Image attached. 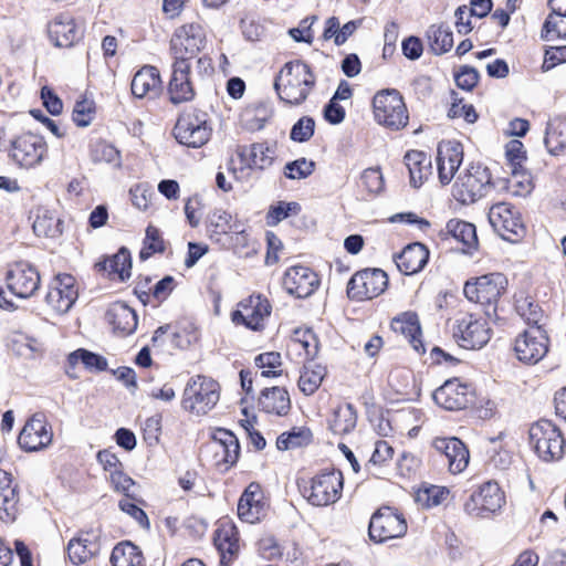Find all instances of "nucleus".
I'll return each instance as SVG.
<instances>
[{
	"label": "nucleus",
	"instance_id": "1",
	"mask_svg": "<svg viewBox=\"0 0 566 566\" xmlns=\"http://www.w3.org/2000/svg\"><path fill=\"white\" fill-rule=\"evenodd\" d=\"M206 44V32L199 23H187L176 29L170 40L174 61L196 64L198 75L213 72L212 61L206 55L198 56Z\"/></svg>",
	"mask_w": 566,
	"mask_h": 566
},
{
	"label": "nucleus",
	"instance_id": "2",
	"mask_svg": "<svg viewBox=\"0 0 566 566\" xmlns=\"http://www.w3.org/2000/svg\"><path fill=\"white\" fill-rule=\"evenodd\" d=\"M316 83L310 66L302 61L284 64L274 81V90L281 102L297 106L306 101Z\"/></svg>",
	"mask_w": 566,
	"mask_h": 566
},
{
	"label": "nucleus",
	"instance_id": "3",
	"mask_svg": "<svg viewBox=\"0 0 566 566\" xmlns=\"http://www.w3.org/2000/svg\"><path fill=\"white\" fill-rule=\"evenodd\" d=\"M494 186L488 167L470 164L455 178L452 197L462 205H471L488 196Z\"/></svg>",
	"mask_w": 566,
	"mask_h": 566
},
{
	"label": "nucleus",
	"instance_id": "4",
	"mask_svg": "<svg viewBox=\"0 0 566 566\" xmlns=\"http://www.w3.org/2000/svg\"><path fill=\"white\" fill-rule=\"evenodd\" d=\"M507 286V277L494 272L468 280L463 293L470 302L483 306L486 315L491 316L496 313L497 303L506 293Z\"/></svg>",
	"mask_w": 566,
	"mask_h": 566
},
{
	"label": "nucleus",
	"instance_id": "5",
	"mask_svg": "<svg viewBox=\"0 0 566 566\" xmlns=\"http://www.w3.org/2000/svg\"><path fill=\"white\" fill-rule=\"evenodd\" d=\"M219 399V384L210 377L197 375L186 384L181 406L195 416H205L216 407Z\"/></svg>",
	"mask_w": 566,
	"mask_h": 566
},
{
	"label": "nucleus",
	"instance_id": "6",
	"mask_svg": "<svg viewBox=\"0 0 566 566\" xmlns=\"http://www.w3.org/2000/svg\"><path fill=\"white\" fill-rule=\"evenodd\" d=\"M375 120L387 128L399 130L408 124V112L402 96L396 90H382L373 98Z\"/></svg>",
	"mask_w": 566,
	"mask_h": 566
},
{
	"label": "nucleus",
	"instance_id": "7",
	"mask_svg": "<svg viewBox=\"0 0 566 566\" xmlns=\"http://www.w3.org/2000/svg\"><path fill=\"white\" fill-rule=\"evenodd\" d=\"M343 486V473L332 470L310 479L303 488V495L314 506H328L340 499Z\"/></svg>",
	"mask_w": 566,
	"mask_h": 566
},
{
	"label": "nucleus",
	"instance_id": "8",
	"mask_svg": "<svg viewBox=\"0 0 566 566\" xmlns=\"http://www.w3.org/2000/svg\"><path fill=\"white\" fill-rule=\"evenodd\" d=\"M530 442L543 461H556L564 454V437L560 430L548 420H539L530 428Z\"/></svg>",
	"mask_w": 566,
	"mask_h": 566
},
{
	"label": "nucleus",
	"instance_id": "9",
	"mask_svg": "<svg viewBox=\"0 0 566 566\" xmlns=\"http://www.w3.org/2000/svg\"><path fill=\"white\" fill-rule=\"evenodd\" d=\"M488 218L494 231L506 241L517 242L526 232L520 211L507 202L491 206Z\"/></svg>",
	"mask_w": 566,
	"mask_h": 566
},
{
	"label": "nucleus",
	"instance_id": "10",
	"mask_svg": "<svg viewBox=\"0 0 566 566\" xmlns=\"http://www.w3.org/2000/svg\"><path fill=\"white\" fill-rule=\"evenodd\" d=\"M9 155L20 168L32 169L45 159L48 145L42 136L25 133L12 140Z\"/></svg>",
	"mask_w": 566,
	"mask_h": 566
},
{
	"label": "nucleus",
	"instance_id": "11",
	"mask_svg": "<svg viewBox=\"0 0 566 566\" xmlns=\"http://www.w3.org/2000/svg\"><path fill=\"white\" fill-rule=\"evenodd\" d=\"M212 128L208 123L207 114L203 112H192L182 115L177 120L174 129L176 139L192 148L202 147L208 143Z\"/></svg>",
	"mask_w": 566,
	"mask_h": 566
},
{
	"label": "nucleus",
	"instance_id": "12",
	"mask_svg": "<svg viewBox=\"0 0 566 566\" xmlns=\"http://www.w3.org/2000/svg\"><path fill=\"white\" fill-rule=\"evenodd\" d=\"M536 317L514 342V352L518 360L526 364H537L548 352V337L545 331L537 325Z\"/></svg>",
	"mask_w": 566,
	"mask_h": 566
},
{
	"label": "nucleus",
	"instance_id": "13",
	"mask_svg": "<svg viewBox=\"0 0 566 566\" xmlns=\"http://www.w3.org/2000/svg\"><path fill=\"white\" fill-rule=\"evenodd\" d=\"M271 311L272 306L265 296L252 294L239 302L237 310L231 314V319L235 325L261 331Z\"/></svg>",
	"mask_w": 566,
	"mask_h": 566
},
{
	"label": "nucleus",
	"instance_id": "14",
	"mask_svg": "<svg viewBox=\"0 0 566 566\" xmlns=\"http://www.w3.org/2000/svg\"><path fill=\"white\" fill-rule=\"evenodd\" d=\"M205 452L211 457L213 465L228 470L238 461L239 441L231 431L219 428L213 431L211 440L205 447Z\"/></svg>",
	"mask_w": 566,
	"mask_h": 566
},
{
	"label": "nucleus",
	"instance_id": "15",
	"mask_svg": "<svg viewBox=\"0 0 566 566\" xmlns=\"http://www.w3.org/2000/svg\"><path fill=\"white\" fill-rule=\"evenodd\" d=\"M388 276L380 269H365L353 275L347 285V294L356 301L371 300L385 292Z\"/></svg>",
	"mask_w": 566,
	"mask_h": 566
},
{
	"label": "nucleus",
	"instance_id": "16",
	"mask_svg": "<svg viewBox=\"0 0 566 566\" xmlns=\"http://www.w3.org/2000/svg\"><path fill=\"white\" fill-rule=\"evenodd\" d=\"M9 291L20 298L31 297L40 286L38 270L25 261L10 263L6 272Z\"/></svg>",
	"mask_w": 566,
	"mask_h": 566
},
{
	"label": "nucleus",
	"instance_id": "17",
	"mask_svg": "<svg viewBox=\"0 0 566 566\" xmlns=\"http://www.w3.org/2000/svg\"><path fill=\"white\" fill-rule=\"evenodd\" d=\"M504 504L505 496L500 485L488 481L471 494L464 504V511L471 516L483 517L500 511Z\"/></svg>",
	"mask_w": 566,
	"mask_h": 566
},
{
	"label": "nucleus",
	"instance_id": "18",
	"mask_svg": "<svg viewBox=\"0 0 566 566\" xmlns=\"http://www.w3.org/2000/svg\"><path fill=\"white\" fill-rule=\"evenodd\" d=\"M406 533L405 517L391 507H381L371 516L369 536L377 543L402 537Z\"/></svg>",
	"mask_w": 566,
	"mask_h": 566
},
{
	"label": "nucleus",
	"instance_id": "19",
	"mask_svg": "<svg viewBox=\"0 0 566 566\" xmlns=\"http://www.w3.org/2000/svg\"><path fill=\"white\" fill-rule=\"evenodd\" d=\"M192 64L174 61L171 76L167 86V94L172 104L190 102L196 95L197 71L192 72Z\"/></svg>",
	"mask_w": 566,
	"mask_h": 566
},
{
	"label": "nucleus",
	"instance_id": "20",
	"mask_svg": "<svg viewBox=\"0 0 566 566\" xmlns=\"http://www.w3.org/2000/svg\"><path fill=\"white\" fill-rule=\"evenodd\" d=\"M454 336L461 347L480 349L490 340V328L485 319L473 314H463L457 319Z\"/></svg>",
	"mask_w": 566,
	"mask_h": 566
},
{
	"label": "nucleus",
	"instance_id": "21",
	"mask_svg": "<svg viewBox=\"0 0 566 566\" xmlns=\"http://www.w3.org/2000/svg\"><path fill=\"white\" fill-rule=\"evenodd\" d=\"M52 440L51 426L43 415L35 413L23 426L18 443L27 452H36L48 448Z\"/></svg>",
	"mask_w": 566,
	"mask_h": 566
},
{
	"label": "nucleus",
	"instance_id": "22",
	"mask_svg": "<svg viewBox=\"0 0 566 566\" xmlns=\"http://www.w3.org/2000/svg\"><path fill=\"white\" fill-rule=\"evenodd\" d=\"M77 296L75 279L70 274H59L51 282L46 303L57 314H65L73 306Z\"/></svg>",
	"mask_w": 566,
	"mask_h": 566
},
{
	"label": "nucleus",
	"instance_id": "23",
	"mask_svg": "<svg viewBox=\"0 0 566 566\" xmlns=\"http://www.w3.org/2000/svg\"><path fill=\"white\" fill-rule=\"evenodd\" d=\"M439 182L449 185L463 161V146L457 140H442L437 149Z\"/></svg>",
	"mask_w": 566,
	"mask_h": 566
},
{
	"label": "nucleus",
	"instance_id": "24",
	"mask_svg": "<svg viewBox=\"0 0 566 566\" xmlns=\"http://www.w3.org/2000/svg\"><path fill=\"white\" fill-rule=\"evenodd\" d=\"M266 501L261 485L250 483L238 502V516L241 521L253 524L266 514Z\"/></svg>",
	"mask_w": 566,
	"mask_h": 566
},
{
	"label": "nucleus",
	"instance_id": "25",
	"mask_svg": "<svg viewBox=\"0 0 566 566\" xmlns=\"http://www.w3.org/2000/svg\"><path fill=\"white\" fill-rule=\"evenodd\" d=\"M206 228L211 240L221 242L230 233L242 235L244 222L222 208H214L207 216Z\"/></svg>",
	"mask_w": 566,
	"mask_h": 566
},
{
	"label": "nucleus",
	"instance_id": "26",
	"mask_svg": "<svg viewBox=\"0 0 566 566\" xmlns=\"http://www.w3.org/2000/svg\"><path fill=\"white\" fill-rule=\"evenodd\" d=\"M471 392L469 385L461 382L458 378H452L436 389L432 398L437 405L447 410H460L469 403Z\"/></svg>",
	"mask_w": 566,
	"mask_h": 566
},
{
	"label": "nucleus",
	"instance_id": "27",
	"mask_svg": "<svg viewBox=\"0 0 566 566\" xmlns=\"http://www.w3.org/2000/svg\"><path fill=\"white\" fill-rule=\"evenodd\" d=\"M317 284V275L303 265L290 268L283 277V286L286 292L300 298L310 296Z\"/></svg>",
	"mask_w": 566,
	"mask_h": 566
},
{
	"label": "nucleus",
	"instance_id": "28",
	"mask_svg": "<svg viewBox=\"0 0 566 566\" xmlns=\"http://www.w3.org/2000/svg\"><path fill=\"white\" fill-rule=\"evenodd\" d=\"M98 528L81 532L67 544V554L74 565H81L94 557L101 548Z\"/></svg>",
	"mask_w": 566,
	"mask_h": 566
},
{
	"label": "nucleus",
	"instance_id": "29",
	"mask_svg": "<svg viewBox=\"0 0 566 566\" xmlns=\"http://www.w3.org/2000/svg\"><path fill=\"white\" fill-rule=\"evenodd\" d=\"M433 448L443 454L448 461L449 471L461 473L469 464L470 454L464 443L458 438H436Z\"/></svg>",
	"mask_w": 566,
	"mask_h": 566
},
{
	"label": "nucleus",
	"instance_id": "30",
	"mask_svg": "<svg viewBox=\"0 0 566 566\" xmlns=\"http://www.w3.org/2000/svg\"><path fill=\"white\" fill-rule=\"evenodd\" d=\"M81 35V29L76 25L75 20L70 15H57L49 24V36L56 46L69 48L73 45Z\"/></svg>",
	"mask_w": 566,
	"mask_h": 566
},
{
	"label": "nucleus",
	"instance_id": "31",
	"mask_svg": "<svg viewBox=\"0 0 566 566\" xmlns=\"http://www.w3.org/2000/svg\"><path fill=\"white\" fill-rule=\"evenodd\" d=\"M429 250L424 244L416 242L407 245L396 258L399 271L406 275L420 272L427 264Z\"/></svg>",
	"mask_w": 566,
	"mask_h": 566
},
{
	"label": "nucleus",
	"instance_id": "32",
	"mask_svg": "<svg viewBox=\"0 0 566 566\" xmlns=\"http://www.w3.org/2000/svg\"><path fill=\"white\" fill-rule=\"evenodd\" d=\"M19 514V496L11 476L0 471V518L6 523L15 521Z\"/></svg>",
	"mask_w": 566,
	"mask_h": 566
},
{
	"label": "nucleus",
	"instance_id": "33",
	"mask_svg": "<svg viewBox=\"0 0 566 566\" xmlns=\"http://www.w3.org/2000/svg\"><path fill=\"white\" fill-rule=\"evenodd\" d=\"M259 407L269 415L286 416L291 409L289 392L281 387L266 388L259 397Z\"/></svg>",
	"mask_w": 566,
	"mask_h": 566
},
{
	"label": "nucleus",
	"instance_id": "34",
	"mask_svg": "<svg viewBox=\"0 0 566 566\" xmlns=\"http://www.w3.org/2000/svg\"><path fill=\"white\" fill-rule=\"evenodd\" d=\"M270 148L264 144H253L249 148L243 147L239 151V156L249 157V163L247 168L237 169L235 167H231L230 171L237 180H245L249 176V169L251 167H256L260 169L265 168L272 161V157L269 155Z\"/></svg>",
	"mask_w": 566,
	"mask_h": 566
},
{
	"label": "nucleus",
	"instance_id": "35",
	"mask_svg": "<svg viewBox=\"0 0 566 566\" xmlns=\"http://www.w3.org/2000/svg\"><path fill=\"white\" fill-rule=\"evenodd\" d=\"M403 160L409 171L410 185L413 188H420L431 175L430 157L420 150H409Z\"/></svg>",
	"mask_w": 566,
	"mask_h": 566
},
{
	"label": "nucleus",
	"instance_id": "36",
	"mask_svg": "<svg viewBox=\"0 0 566 566\" xmlns=\"http://www.w3.org/2000/svg\"><path fill=\"white\" fill-rule=\"evenodd\" d=\"M394 332L405 336L413 349L418 353H423L424 347L420 340V324L416 313L405 312L395 317L391 322Z\"/></svg>",
	"mask_w": 566,
	"mask_h": 566
},
{
	"label": "nucleus",
	"instance_id": "37",
	"mask_svg": "<svg viewBox=\"0 0 566 566\" xmlns=\"http://www.w3.org/2000/svg\"><path fill=\"white\" fill-rule=\"evenodd\" d=\"M106 316L114 331L122 335H129L137 327V315L135 311L125 303L117 302L112 304Z\"/></svg>",
	"mask_w": 566,
	"mask_h": 566
},
{
	"label": "nucleus",
	"instance_id": "38",
	"mask_svg": "<svg viewBox=\"0 0 566 566\" xmlns=\"http://www.w3.org/2000/svg\"><path fill=\"white\" fill-rule=\"evenodd\" d=\"M160 85L159 71L155 66H145L135 74L132 81V93L143 98L148 94H157Z\"/></svg>",
	"mask_w": 566,
	"mask_h": 566
},
{
	"label": "nucleus",
	"instance_id": "39",
	"mask_svg": "<svg viewBox=\"0 0 566 566\" xmlns=\"http://www.w3.org/2000/svg\"><path fill=\"white\" fill-rule=\"evenodd\" d=\"M511 176L507 179L495 181L501 190H505L513 196L524 197L533 189V180L531 174L522 167L510 168Z\"/></svg>",
	"mask_w": 566,
	"mask_h": 566
},
{
	"label": "nucleus",
	"instance_id": "40",
	"mask_svg": "<svg viewBox=\"0 0 566 566\" xmlns=\"http://www.w3.org/2000/svg\"><path fill=\"white\" fill-rule=\"evenodd\" d=\"M67 375L72 378H77L75 373L76 366L81 363L90 371H103L107 368V360L97 354L86 349H77L69 355Z\"/></svg>",
	"mask_w": 566,
	"mask_h": 566
},
{
	"label": "nucleus",
	"instance_id": "41",
	"mask_svg": "<svg viewBox=\"0 0 566 566\" xmlns=\"http://www.w3.org/2000/svg\"><path fill=\"white\" fill-rule=\"evenodd\" d=\"M357 422V415L350 403H342L333 409L328 420V428L335 434H347L354 430Z\"/></svg>",
	"mask_w": 566,
	"mask_h": 566
},
{
	"label": "nucleus",
	"instance_id": "42",
	"mask_svg": "<svg viewBox=\"0 0 566 566\" xmlns=\"http://www.w3.org/2000/svg\"><path fill=\"white\" fill-rule=\"evenodd\" d=\"M272 116V109L266 102H256L248 105L240 115L242 125L252 132L264 127L268 119Z\"/></svg>",
	"mask_w": 566,
	"mask_h": 566
},
{
	"label": "nucleus",
	"instance_id": "43",
	"mask_svg": "<svg viewBox=\"0 0 566 566\" xmlns=\"http://www.w3.org/2000/svg\"><path fill=\"white\" fill-rule=\"evenodd\" d=\"M214 545L221 554L222 560L234 556L240 548L238 532L234 525L230 523L221 524L216 531Z\"/></svg>",
	"mask_w": 566,
	"mask_h": 566
},
{
	"label": "nucleus",
	"instance_id": "44",
	"mask_svg": "<svg viewBox=\"0 0 566 566\" xmlns=\"http://www.w3.org/2000/svg\"><path fill=\"white\" fill-rule=\"evenodd\" d=\"M544 143L553 155L566 149V117H555L548 122Z\"/></svg>",
	"mask_w": 566,
	"mask_h": 566
},
{
	"label": "nucleus",
	"instance_id": "45",
	"mask_svg": "<svg viewBox=\"0 0 566 566\" xmlns=\"http://www.w3.org/2000/svg\"><path fill=\"white\" fill-rule=\"evenodd\" d=\"M111 279L125 281L130 277L132 260L128 250L122 248L116 254L101 263Z\"/></svg>",
	"mask_w": 566,
	"mask_h": 566
},
{
	"label": "nucleus",
	"instance_id": "46",
	"mask_svg": "<svg viewBox=\"0 0 566 566\" xmlns=\"http://www.w3.org/2000/svg\"><path fill=\"white\" fill-rule=\"evenodd\" d=\"M90 156L96 164H106L113 168L122 167L120 151L111 143L98 139L91 144Z\"/></svg>",
	"mask_w": 566,
	"mask_h": 566
},
{
	"label": "nucleus",
	"instance_id": "47",
	"mask_svg": "<svg viewBox=\"0 0 566 566\" xmlns=\"http://www.w3.org/2000/svg\"><path fill=\"white\" fill-rule=\"evenodd\" d=\"M32 227L38 237L54 238L62 232L61 220L53 211L44 208L36 209Z\"/></svg>",
	"mask_w": 566,
	"mask_h": 566
},
{
	"label": "nucleus",
	"instance_id": "48",
	"mask_svg": "<svg viewBox=\"0 0 566 566\" xmlns=\"http://www.w3.org/2000/svg\"><path fill=\"white\" fill-rule=\"evenodd\" d=\"M111 563L113 566H143L144 556L136 545L123 542L113 548Z\"/></svg>",
	"mask_w": 566,
	"mask_h": 566
},
{
	"label": "nucleus",
	"instance_id": "49",
	"mask_svg": "<svg viewBox=\"0 0 566 566\" xmlns=\"http://www.w3.org/2000/svg\"><path fill=\"white\" fill-rule=\"evenodd\" d=\"M325 376L326 369L322 365L314 363L304 365L298 378L300 390L306 396L313 395L319 388Z\"/></svg>",
	"mask_w": 566,
	"mask_h": 566
},
{
	"label": "nucleus",
	"instance_id": "50",
	"mask_svg": "<svg viewBox=\"0 0 566 566\" xmlns=\"http://www.w3.org/2000/svg\"><path fill=\"white\" fill-rule=\"evenodd\" d=\"M449 233L468 249H473L478 244L475 227L472 223L453 219L447 224Z\"/></svg>",
	"mask_w": 566,
	"mask_h": 566
},
{
	"label": "nucleus",
	"instance_id": "51",
	"mask_svg": "<svg viewBox=\"0 0 566 566\" xmlns=\"http://www.w3.org/2000/svg\"><path fill=\"white\" fill-rule=\"evenodd\" d=\"M427 35L436 54H443L453 46V34L448 27L433 24L429 28Z\"/></svg>",
	"mask_w": 566,
	"mask_h": 566
},
{
	"label": "nucleus",
	"instance_id": "52",
	"mask_svg": "<svg viewBox=\"0 0 566 566\" xmlns=\"http://www.w3.org/2000/svg\"><path fill=\"white\" fill-rule=\"evenodd\" d=\"M449 490L439 485H422L415 495L416 502L422 507H433L447 500Z\"/></svg>",
	"mask_w": 566,
	"mask_h": 566
},
{
	"label": "nucleus",
	"instance_id": "53",
	"mask_svg": "<svg viewBox=\"0 0 566 566\" xmlns=\"http://www.w3.org/2000/svg\"><path fill=\"white\" fill-rule=\"evenodd\" d=\"M292 345L295 349L303 350L308 358H314L318 353V339L311 328H296Z\"/></svg>",
	"mask_w": 566,
	"mask_h": 566
},
{
	"label": "nucleus",
	"instance_id": "54",
	"mask_svg": "<svg viewBox=\"0 0 566 566\" xmlns=\"http://www.w3.org/2000/svg\"><path fill=\"white\" fill-rule=\"evenodd\" d=\"M301 211V206L297 202H285L279 201L276 205H272L266 213V224L269 227H275L281 221L290 216H296Z\"/></svg>",
	"mask_w": 566,
	"mask_h": 566
},
{
	"label": "nucleus",
	"instance_id": "55",
	"mask_svg": "<svg viewBox=\"0 0 566 566\" xmlns=\"http://www.w3.org/2000/svg\"><path fill=\"white\" fill-rule=\"evenodd\" d=\"M165 250L164 240L160 232L154 226H148L144 239V245L140 250L139 256L142 260H147L155 253H160Z\"/></svg>",
	"mask_w": 566,
	"mask_h": 566
},
{
	"label": "nucleus",
	"instance_id": "56",
	"mask_svg": "<svg viewBox=\"0 0 566 566\" xmlns=\"http://www.w3.org/2000/svg\"><path fill=\"white\" fill-rule=\"evenodd\" d=\"M256 366L262 369V377H276L280 376L282 370L280 369L282 365L281 354L276 352H269L260 354L255 358Z\"/></svg>",
	"mask_w": 566,
	"mask_h": 566
},
{
	"label": "nucleus",
	"instance_id": "57",
	"mask_svg": "<svg viewBox=\"0 0 566 566\" xmlns=\"http://www.w3.org/2000/svg\"><path fill=\"white\" fill-rule=\"evenodd\" d=\"M311 440V432L306 429H294L291 432H284L276 439L279 450H290L306 444Z\"/></svg>",
	"mask_w": 566,
	"mask_h": 566
},
{
	"label": "nucleus",
	"instance_id": "58",
	"mask_svg": "<svg viewBox=\"0 0 566 566\" xmlns=\"http://www.w3.org/2000/svg\"><path fill=\"white\" fill-rule=\"evenodd\" d=\"M95 116L94 102L87 98L80 99L75 103L72 118L78 127L88 126Z\"/></svg>",
	"mask_w": 566,
	"mask_h": 566
},
{
	"label": "nucleus",
	"instance_id": "59",
	"mask_svg": "<svg viewBox=\"0 0 566 566\" xmlns=\"http://www.w3.org/2000/svg\"><path fill=\"white\" fill-rule=\"evenodd\" d=\"M566 39V17L551 13L543 27L542 38L551 40L553 36Z\"/></svg>",
	"mask_w": 566,
	"mask_h": 566
},
{
	"label": "nucleus",
	"instance_id": "60",
	"mask_svg": "<svg viewBox=\"0 0 566 566\" xmlns=\"http://www.w3.org/2000/svg\"><path fill=\"white\" fill-rule=\"evenodd\" d=\"M132 203L139 210H147L151 203L154 191L147 182L137 184L129 190Z\"/></svg>",
	"mask_w": 566,
	"mask_h": 566
},
{
	"label": "nucleus",
	"instance_id": "61",
	"mask_svg": "<svg viewBox=\"0 0 566 566\" xmlns=\"http://www.w3.org/2000/svg\"><path fill=\"white\" fill-rule=\"evenodd\" d=\"M315 164L306 158H300L286 164L284 175L289 179H304L313 174Z\"/></svg>",
	"mask_w": 566,
	"mask_h": 566
},
{
	"label": "nucleus",
	"instance_id": "62",
	"mask_svg": "<svg viewBox=\"0 0 566 566\" xmlns=\"http://www.w3.org/2000/svg\"><path fill=\"white\" fill-rule=\"evenodd\" d=\"M315 122L313 118L301 117L291 129V139L297 143L307 142L314 134Z\"/></svg>",
	"mask_w": 566,
	"mask_h": 566
},
{
	"label": "nucleus",
	"instance_id": "63",
	"mask_svg": "<svg viewBox=\"0 0 566 566\" xmlns=\"http://www.w3.org/2000/svg\"><path fill=\"white\" fill-rule=\"evenodd\" d=\"M14 345L17 346L18 354L28 358L44 352L43 343L30 336H20L14 340Z\"/></svg>",
	"mask_w": 566,
	"mask_h": 566
},
{
	"label": "nucleus",
	"instance_id": "64",
	"mask_svg": "<svg viewBox=\"0 0 566 566\" xmlns=\"http://www.w3.org/2000/svg\"><path fill=\"white\" fill-rule=\"evenodd\" d=\"M505 157L510 168L524 166L526 151L523 143L517 139L510 140L505 146Z\"/></svg>",
	"mask_w": 566,
	"mask_h": 566
}]
</instances>
